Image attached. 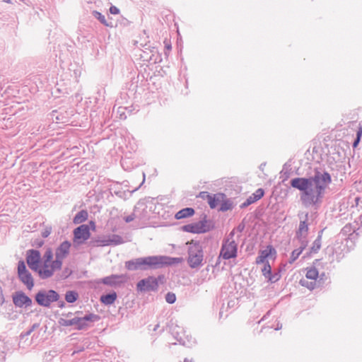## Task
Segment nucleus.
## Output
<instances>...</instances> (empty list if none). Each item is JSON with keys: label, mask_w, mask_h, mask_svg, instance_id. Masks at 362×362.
<instances>
[{"label": "nucleus", "mask_w": 362, "mask_h": 362, "mask_svg": "<svg viewBox=\"0 0 362 362\" xmlns=\"http://www.w3.org/2000/svg\"><path fill=\"white\" fill-rule=\"evenodd\" d=\"M330 175L327 173L316 172L310 177H295L291 180V186L301 192L300 199L306 206H318L321 204L325 191L331 182Z\"/></svg>", "instance_id": "nucleus-1"}, {"label": "nucleus", "mask_w": 362, "mask_h": 362, "mask_svg": "<svg viewBox=\"0 0 362 362\" xmlns=\"http://www.w3.org/2000/svg\"><path fill=\"white\" fill-rule=\"evenodd\" d=\"M181 257H170L164 255L148 256L127 261L125 267L130 271L157 269L166 266L182 262Z\"/></svg>", "instance_id": "nucleus-2"}, {"label": "nucleus", "mask_w": 362, "mask_h": 362, "mask_svg": "<svg viewBox=\"0 0 362 362\" xmlns=\"http://www.w3.org/2000/svg\"><path fill=\"white\" fill-rule=\"evenodd\" d=\"M42 266L35 272L37 273L41 279H47L52 277L55 272L62 269V263L58 260H53V252L52 248L47 247L42 256Z\"/></svg>", "instance_id": "nucleus-3"}, {"label": "nucleus", "mask_w": 362, "mask_h": 362, "mask_svg": "<svg viewBox=\"0 0 362 362\" xmlns=\"http://www.w3.org/2000/svg\"><path fill=\"white\" fill-rule=\"evenodd\" d=\"M187 264L191 269H198L204 265V250L202 244L198 240H192L187 242Z\"/></svg>", "instance_id": "nucleus-4"}, {"label": "nucleus", "mask_w": 362, "mask_h": 362, "mask_svg": "<svg viewBox=\"0 0 362 362\" xmlns=\"http://www.w3.org/2000/svg\"><path fill=\"white\" fill-rule=\"evenodd\" d=\"M235 235L234 230H233L228 236L223 240L218 259L223 258V259H230L235 258L238 254V244L233 239Z\"/></svg>", "instance_id": "nucleus-5"}, {"label": "nucleus", "mask_w": 362, "mask_h": 362, "mask_svg": "<svg viewBox=\"0 0 362 362\" xmlns=\"http://www.w3.org/2000/svg\"><path fill=\"white\" fill-rule=\"evenodd\" d=\"M35 298L37 303L40 306L49 308L52 303L59 300V295L54 290H41L35 294Z\"/></svg>", "instance_id": "nucleus-6"}, {"label": "nucleus", "mask_w": 362, "mask_h": 362, "mask_svg": "<svg viewBox=\"0 0 362 362\" xmlns=\"http://www.w3.org/2000/svg\"><path fill=\"white\" fill-rule=\"evenodd\" d=\"M18 276L29 291L33 289L35 285L33 277L26 269L25 264L23 260H20L18 263Z\"/></svg>", "instance_id": "nucleus-7"}, {"label": "nucleus", "mask_w": 362, "mask_h": 362, "mask_svg": "<svg viewBox=\"0 0 362 362\" xmlns=\"http://www.w3.org/2000/svg\"><path fill=\"white\" fill-rule=\"evenodd\" d=\"M182 230L185 232L199 234L209 231L211 230V226L208 224L206 216L205 215L203 219L198 222L182 226Z\"/></svg>", "instance_id": "nucleus-8"}, {"label": "nucleus", "mask_w": 362, "mask_h": 362, "mask_svg": "<svg viewBox=\"0 0 362 362\" xmlns=\"http://www.w3.org/2000/svg\"><path fill=\"white\" fill-rule=\"evenodd\" d=\"M128 279L127 274H112L103 278L100 282L111 287H119L127 283Z\"/></svg>", "instance_id": "nucleus-9"}, {"label": "nucleus", "mask_w": 362, "mask_h": 362, "mask_svg": "<svg viewBox=\"0 0 362 362\" xmlns=\"http://www.w3.org/2000/svg\"><path fill=\"white\" fill-rule=\"evenodd\" d=\"M158 288V282L156 278L148 276L140 280L136 284V288L139 291H154Z\"/></svg>", "instance_id": "nucleus-10"}, {"label": "nucleus", "mask_w": 362, "mask_h": 362, "mask_svg": "<svg viewBox=\"0 0 362 362\" xmlns=\"http://www.w3.org/2000/svg\"><path fill=\"white\" fill-rule=\"evenodd\" d=\"M90 235L88 226L83 224L74 230V242L78 245L83 244Z\"/></svg>", "instance_id": "nucleus-11"}, {"label": "nucleus", "mask_w": 362, "mask_h": 362, "mask_svg": "<svg viewBox=\"0 0 362 362\" xmlns=\"http://www.w3.org/2000/svg\"><path fill=\"white\" fill-rule=\"evenodd\" d=\"M12 300L14 305L20 308H28L33 304L32 299L21 291L15 292L12 296Z\"/></svg>", "instance_id": "nucleus-12"}, {"label": "nucleus", "mask_w": 362, "mask_h": 362, "mask_svg": "<svg viewBox=\"0 0 362 362\" xmlns=\"http://www.w3.org/2000/svg\"><path fill=\"white\" fill-rule=\"evenodd\" d=\"M41 259L40 252L37 250H28L26 252V262L29 268L33 272L38 269Z\"/></svg>", "instance_id": "nucleus-13"}, {"label": "nucleus", "mask_w": 362, "mask_h": 362, "mask_svg": "<svg viewBox=\"0 0 362 362\" xmlns=\"http://www.w3.org/2000/svg\"><path fill=\"white\" fill-rule=\"evenodd\" d=\"M308 214H305L304 220H301L299 223L298 229L296 231V237L300 243H307L306 240L308 233Z\"/></svg>", "instance_id": "nucleus-14"}, {"label": "nucleus", "mask_w": 362, "mask_h": 362, "mask_svg": "<svg viewBox=\"0 0 362 362\" xmlns=\"http://www.w3.org/2000/svg\"><path fill=\"white\" fill-rule=\"evenodd\" d=\"M100 319V317L98 315L90 313L86 315L83 317H74V320L76 322L75 326L76 328L78 330L83 329L88 327V322H96Z\"/></svg>", "instance_id": "nucleus-15"}, {"label": "nucleus", "mask_w": 362, "mask_h": 362, "mask_svg": "<svg viewBox=\"0 0 362 362\" xmlns=\"http://www.w3.org/2000/svg\"><path fill=\"white\" fill-rule=\"evenodd\" d=\"M71 247V243L66 240L62 242L56 249L55 259L59 261L62 264L63 259L69 255Z\"/></svg>", "instance_id": "nucleus-16"}, {"label": "nucleus", "mask_w": 362, "mask_h": 362, "mask_svg": "<svg viewBox=\"0 0 362 362\" xmlns=\"http://www.w3.org/2000/svg\"><path fill=\"white\" fill-rule=\"evenodd\" d=\"M264 194V191L262 188L257 189L254 193H252L241 205V209H244L250 206V204L256 202L260 199Z\"/></svg>", "instance_id": "nucleus-17"}, {"label": "nucleus", "mask_w": 362, "mask_h": 362, "mask_svg": "<svg viewBox=\"0 0 362 362\" xmlns=\"http://www.w3.org/2000/svg\"><path fill=\"white\" fill-rule=\"evenodd\" d=\"M273 253L276 254L275 249L272 245H268L265 250L259 251V255L255 260L256 264H259L268 262L267 258L272 255Z\"/></svg>", "instance_id": "nucleus-18"}, {"label": "nucleus", "mask_w": 362, "mask_h": 362, "mask_svg": "<svg viewBox=\"0 0 362 362\" xmlns=\"http://www.w3.org/2000/svg\"><path fill=\"white\" fill-rule=\"evenodd\" d=\"M264 264V267L262 269V275L269 281L276 282L279 279V276L278 274H272V267L269 263L267 262Z\"/></svg>", "instance_id": "nucleus-19"}, {"label": "nucleus", "mask_w": 362, "mask_h": 362, "mask_svg": "<svg viewBox=\"0 0 362 362\" xmlns=\"http://www.w3.org/2000/svg\"><path fill=\"white\" fill-rule=\"evenodd\" d=\"M194 214V209L191 207L182 209L175 214V218L177 220L191 217Z\"/></svg>", "instance_id": "nucleus-20"}, {"label": "nucleus", "mask_w": 362, "mask_h": 362, "mask_svg": "<svg viewBox=\"0 0 362 362\" xmlns=\"http://www.w3.org/2000/svg\"><path fill=\"white\" fill-rule=\"evenodd\" d=\"M116 299L117 293L116 292H112L111 293L101 296L100 300L101 303H103V304L106 305H110L113 304Z\"/></svg>", "instance_id": "nucleus-21"}, {"label": "nucleus", "mask_w": 362, "mask_h": 362, "mask_svg": "<svg viewBox=\"0 0 362 362\" xmlns=\"http://www.w3.org/2000/svg\"><path fill=\"white\" fill-rule=\"evenodd\" d=\"M225 195L223 194H217L211 195L208 200V204L211 209H215L218 204L221 202Z\"/></svg>", "instance_id": "nucleus-22"}, {"label": "nucleus", "mask_w": 362, "mask_h": 362, "mask_svg": "<svg viewBox=\"0 0 362 362\" xmlns=\"http://www.w3.org/2000/svg\"><path fill=\"white\" fill-rule=\"evenodd\" d=\"M306 246H307V243H300V247L294 250L291 252L288 262L290 264L293 263L298 258V257L302 253V252L304 250V249L306 247Z\"/></svg>", "instance_id": "nucleus-23"}, {"label": "nucleus", "mask_w": 362, "mask_h": 362, "mask_svg": "<svg viewBox=\"0 0 362 362\" xmlns=\"http://www.w3.org/2000/svg\"><path fill=\"white\" fill-rule=\"evenodd\" d=\"M88 216V212L86 210H81L76 214L73 219V222L75 224L81 223L87 220Z\"/></svg>", "instance_id": "nucleus-24"}, {"label": "nucleus", "mask_w": 362, "mask_h": 362, "mask_svg": "<svg viewBox=\"0 0 362 362\" xmlns=\"http://www.w3.org/2000/svg\"><path fill=\"white\" fill-rule=\"evenodd\" d=\"M93 16L98 19L103 25L107 27H112V23H109L104 15H103L100 12L98 11H92Z\"/></svg>", "instance_id": "nucleus-25"}, {"label": "nucleus", "mask_w": 362, "mask_h": 362, "mask_svg": "<svg viewBox=\"0 0 362 362\" xmlns=\"http://www.w3.org/2000/svg\"><path fill=\"white\" fill-rule=\"evenodd\" d=\"M109 245H118L124 243L123 238L116 234H113L107 237Z\"/></svg>", "instance_id": "nucleus-26"}, {"label": "nucleus", "mask_w": 362, "mask_h": 362, "mask_svg": "<svg viewBox=\"0 0 362 362\" xmlns=\"http://www.w3.org/2000/svg\"><path fill=\"white\" fill-rule=\"evenodd\" d=\"M139 218L141 220L143 217L139 214V206H136L134 209V211L129 216L124 218L126 223H130L134 219Z\"/></svg>", "instance_id": "nucleus-27"}, {"label": "nucleus", "mask_w": 362, "mask_h": 362, "mask_svg": "<svg viewBox=\"0 0 362 362\" xmlns=\"http://www.w3.org/2000/svg\"><path fill=\"white\" fill-rule=\"evenodd\" d=\"M90 243L93 247H102L109 245L107 237L99 238L95 240H92Z\"/></svg>", "instance_id": "nucleus-28"}, {"label": "nucleus", "mask_w": 362, "mask_h": 362, "mask_svg": "<svg viewBox=\"0 0 362 362\" xmlns=\"http://www.w3.org/2000/svg\"><path fill=\"white\" fill-rule=\"evenodd\" d=\"M322 232H323V230H320L319 232L317 238L313 242V246L311 247V252H315H315H317L320 249Z\"/></svg>", "instance_id": "nucleus-29"}, {"label": "nucleus", "mask_w": 362, "mask_h": 362, "mask_svg": "<svg viewBox=\"0 0 362 362\" xmlns=\"http://www.w3.org/2000/svg\"><path fill=\"white\" fill-rule=\"evenodd\" d=\"M305 276L306 279L314 280L315 281V280L318 277L317 269L315 267L307 268Z\"/></svg>", "instance_id": "nucleus-30"}, {"label": "nucleus", "mask_w": 362, "mask_h": 362, "mask_svg": "<svg viewBox=\"0 0 362 362\" xmlns=\"http://www.w3.org/2000/svg\"><path fill=\"white\" fill-rule=\"evenodd\" d=\"M299 284L300 286L305 287L310 291L315 289L316 287V282L315 281H308V279H300L299 281Z\"/></svg>", "instance_id": "nucleus-31"}, {"label": "nucleus", "mask_w": 362, "mask_h": 362, "mask_svg": "<svg viewBox=\"0 0 362 362\" xmlns=\"http://www.w3.org/2000/svg\"><path fill=\"white\" fill-rule=\"evenodd\" d=\"M78 297V295L77 292H76L74 291H69L65 294V300L68 303H71L75 302L77 300Z\"/></svg>", "instance_id": "nucleus-32"}, {"label": "nucleus", "mask_w": 362, "mask_h": 362, "mask_svg": "<svg viewBox=\"0 0 362 362\" xmlns=\"http://www.w3.org/2000/svg\"><path fill=\"white\" fill-rule=\"evenodd\" d=\"M232 202L229 199H221L219 210L221 211H226L232 209Z\"/></svg>", "instance_id": "nucleus-33"}, {"label": "nucleus", "mask_w": 362, "mask_h": 362, "mask_svg": "<svg viewBox=\"0 0 362 362\" xmlns=\"http://www.w3.org/2000/svg\"><path fill=\"white\" fill-rule=\"evenodd\" d=\"M39 327L38 323H35L32 325V327L25 332H23L20 335L21 339H23L25 337L29 336L36 328Z\"/></svg>", "instance_id": "nucleus-34"}, {"label": "nucleus", "mask_w": 362, "mask_h": 362, "mask_svg": "<svg viewBox=\"0 0 362 362\" xmlns=\"http://www.w3.org/2000/svg\"><path fill=\"white\" fill-rule=\"evenodd\" d=\"M361 136H362V126H359L358 128L357 132H356V138L354 142L353 143L354 148H356L358 145Z\"/></svg>", "instance_id": "nucleus-35"}, {"label": "nucleus", "mask_w": 362, "mask_h": 362, "mask_svg": "<svg viewBox=\"0 0 362 362\" xmlns=\"http://www.w3.org/2000/svg\"><path fill=\"white\" fill-rule=\"evenodd\" d=\"M165 300L167 303H168L170 304L174 303L176 300L175 294L173 292L167 293V294L165 295Z\"/></svg>", "instance_id": "nucleus-36"}, {"label": "nucleus", "mask_w": 362, "mask_h": 362, "mask_svg": "<svg viewBox=\"0 0 362 362\" xmlns=\"http://www.w3.org/2000/svg\"><path fill=\"white\" fill-rule=\"evenodd\" d=\"M59 323L62 326L69 327V326H73L75 325V320L74 317L71 320H65V319H61L59 321Z\"/></svg>", "instance_id": "nucleus-37"}, {"label": "nucleus", "mask_w": 362, "mask_h": 362, "mask_svg": "<svg viewBox=\"0 0 362 362\" xmlns=\"http://www.w3.org/2000/svg\"><path fill=\"white\" fill-rule=\"evenodd\" d=\"M354 231L351 226L350 224H346L344 226L342 229L341 230L340 233L346 235L348 234H351Z\"/></svg>", "instance_id": "nucleus-38"}, {"label": "nucleus", "mask_w": 362, "mask_h": 362, "mask_svg": "<svg viewBox=\"0 0 362 362\" xmlns=\"http://www.w3.org/2000/svg\"><path fill=\"white\" fill-rule=\"evenodd\" d=\"M52 232V228L51 227H47L42 231V236L43 238H47Z\"/></svg>", "instance_id": "nucleus-39"}, {"label": "nucleus", "mask_w": 362, "mask_h": 362, "mask_svg": "<svg viewBox=\"0 0 362 362\" xmlns=\"http://www.w3.org/2000/svg\"><path fill=\"white\" fill-rule=\"evenodd\" d=\"M118 113L119 114V118L122 119H126L127 116L124 112V108L119 107L117 110Z\"/></svg>", "instance_id": "nucleus-40"}, {"label": "nucleus", "mask_w": 362, "mask_h": 362, "mask_svg": "<svg viewBox=\"0 0 362 362\" xmlns=\"http://www.w3.org/2000/svg\"><path fill=\"white\" fill-rule=\"evenodd\" d=\"M211 196V194L207 192H201L199 195V197L202 198L203 199H207V201L209 199Z\"/></svg>", "instance_id": "nucleus-41"}, {"label": "nucleus", "mask_w": 362, "mask_h": 362, "mask_svg": "<svg viewBox=\"0 0 362 362\" xmlns=\"http://www.w3.org/2000/svg\"><path fill=\"white\" fill-rule=\"evenodd\" d=\"M43 245H44V240H40V239L35 240L33 243V246L36 247H41Z\"/></svg>", "instance_id": "nucleus-42"}, {"label": "nucleus", "mask_w": 362, "mask_h": 362, "mask_svg": "<svg viewBox=\"0 0 362 362\" xmlns=\"http://www.w3.org/2000/svg\"><path fill=\"white\" fill-rule=\"evenodd\" d=\"M110 13L113 15H117L119 13V9L115 6H111L110 8Z\"/></svg>", "instance_id": "nucleus-43"}, {"label": "nucleus", "mask_w": 362, "mask_h": 362, "mask_svg": "<svg viewBox=\"0 0 362 362\" xmlns=\"http://www.w3.org/2000/svg\"><path fill=\"white\" fill-rule=\"evenodd\" d=\"M6 354L4 351L0 348V362H3L5 360Z\"/></svg>", "instance_id": "nucleus-44"}, {"label": "nucleus", "mask_w": 362, "mask_h": 362, "mask_svg": "<svg viewBox=\"0 0 362 362\" xmlns=\"http://www.w3.org/2000/svg\"><path fill=\"white\" fill-rule=\"evenodd\" d=\"M237 228L240 232H241L244 229V226L239 225Z\"/></svg>", "instance_id": "nucleus-45"}, {"label": "nucleus", "mask_w": 362, "mask_h": 362, "mask_svg": "<svg viewBox=\"0 0 362 362\" xmlns=\"http://www.w3.org/2000/svg\"><path fill=\"white\" fill-rule=\"evenodd\" d=\"M165 47L167 49L170 50L171 49V45H166Z\"/></svg>", "instance_id": "nucleus-46"}, {"label": "nucleus", "mask_w": 362, "mask_h": 362, "mask_svg": "<svg viewBox=\"0 0 362 362\" xmlns=\"http://www.w3.org/2000/svg\"><path fill=\"white\" fill-rule=\"evenodd\" d=\"M1 300H2V303L4 301V298L2 294L0 295Z\"/></svg>", "instance_id": "nucleus-47"}, {"label": "nucleus", "mask_w": 362, "mask_h": 362, "mask_svg": "<svg viewBox=\"0 0 362 362\" xmlns=\"http://www.w3.org/2000/svg\"><path fill=\"white\" fill-rule=\"evenodd\" d=\"M184 362H192V361H189V359H187V358H185Z\"/></svg>", "instance_id": "nucleus-48"}, {"label": "nucleus", "mask_w": 362, "mask_h": 362, "mask_svg": "<svg viewBox=\"0 0 362 362\" xmlns=\"http://www.w3.org/2000/svg\"><path fill=\"white\" fill-rule=\"evenodd\" d=\"M3 1H4V2H6V3H8V4L11 3V1H10V0H3Z\"/></svg>", "instance_id": "nucleus-49"}, {"label": "nucleus", "mask_w": 362, "mask_h": 362, "mask_svg": "<svg viewBox=\"0 0 362 362\" xmlns=\"http://www.w3.org/2000/svg\"><path fill=\"white\" fill-rule=\"evenodd\" d=\"M143 176H144V178H143L142 183H144V182L145 181V174L144 173L143 174Z\"/></svg>", "instance_id": "nucleus-50"}]
</instances>
